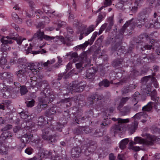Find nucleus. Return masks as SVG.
<instances>
[{"label":"nucleus","instance_id":"obj_36","mask_svg":"<svg viewBox=\"0 0 160 160\" xmlns=\"http://www.w3.org/2000/svg\"><path fill=\"white\" fill-rule=\"evenodd\" d=\"M108 20L109 21V24L106 30L107 31H109L112 28L114 24L113 18L112 17H110L108 18Z\"/></svg>","mask_w":160,"mask_h":160},{"label":"nucleus","instance_id":"obj_23","mask_svg":"<svg viewBox=\"0 0 160 160\" xmlns=\"http://www.w3.org/2000/svg\"><path fill=\"white\" fill-rule=\"evenodd\" d=\"M138 122L135 121L134 123H132L129 126L128 129L131 133H133L135 132L136 129L138 127Z\"/></svg>","mask_w":160,"mask_h":160},{"label":"nucleus","instance_id":"obj_50","mask_svg":"<svg viewBox=\"0 0 160 160\" xmlns=\"http://www.w3.org/2000/svg\"><path fill=\"white\" fill-rule=\"evenodd\" d=\"M105 120L103 121L101 124V125L105 127L108 126L111 123V120L108 118L104 120Z\"/></svg>","mask_w":160,"mask_h":160},{"label":"nucleus","instance_id":"obj_39","mask_svg":"<svg viewBox=\"0 0 160 160\" xmlns=\"http://www.w3.org/2000/svg\"><path fill=\"white\" fill-rule=\"evenodd\" d=\"M139 72L137 70H134L132 71L129 75V77L132 78H134L139 75Z\"/></svg>","mask_w":160,"mask_h":160},{"label":"nucleus","instance_id":"obj_18","mask_svg":"<svg viewBox=\"0 0 160 160\" xmlns=\"http://www.w3.org/2000/svg\"><path fill=\"white\" fill-rule=\"evenodd\" d=\"M94 70L92 68H90L87 71L85 77L88 79H92L94 76Z\"/></svg>","mask_w":160,"mask_h":160},{"label":"nucleus","instance_id":"obj_53","mask_svg":"<svg viewBox=\"0 0 160 160\" xmlns=\"http://www.w3.org/2000/svg\"><path fill=\"white\" fill-rule=\"evenodd\" d=\"M12 128V126L10 124L6 125L4 128L1 129L2 131H5L11 129Z\"/></svg>","mask_w":160,"mask_h":160},{"label":"nucleus","instance_id":"obj_31","mask_svg":"<svg viewBox=\"0 0 160 160\" xmlns=\"http://www.w3.org/2000/svg\"><path fill=\"white\" fill-rule=\"evenodd\" d=\"M12 19L18 24H21L22 22V19L19 18L18 15L15 12H12Z\"/></svg>","mask_w":160,"mask_h":160},{"label":"nucleus","instance_id":"obj_54","mask_svg":"<svg viewBox=\"0 0 160 160\" xmlns=\"http://www.w3.org/2000/svg\"><path fill=\"white\" fill-rule=\"evenodd\" d=\"M54 38V39L55 38H56L57 39H58V40H59V41H60L62 43L64 44H66V41L65 40V39L62 36H56V37H53Z\"/></svg>","mask_w":160,"mask_h":160},{"label":"nucleus","instance_id":"obj_34","mask_svg":"<svg viewBox=\"0 0 160 160\" xmlns=\"http://www.w3.org/2000/svg\"><path fill=\"white\" fill-rule=\"evenodd\" d=\"M111 130L112 132L115 133L121 131V127L118 124L115 125L112 127Z\"/></svg>","mask_w":160,"mask_h":160},{"label":"nucleus","instance_id":"obj_45","mask_svg":"<svg viewBox=\"0 0 160 160\" xmlns=\"http://www.w3.org/2000/svg\"><path fill=\"white\" fill-rule=\"evenodd\" d=\"M7 63V59L3 56L0 58V66L1 67H3Z\"/></svg>","mask_w":160,"mask_h":160},{"label":"nucleus","instance_id":"obj_51","mask_svg":"<svg viewBox=\"0 0 160 160\" xmlns=\"http://www.w3.org/2000/svg\"><path fill=\"white\" fill-rule=\"evenodd\" d=\"M25 73L24 70H19L15 72V75L18 78H20L21 75H23Z\"/></svg>","mask_w":160,"mask_h":160},{"label":"nucleus","instance_id":"obj_3","mask_svg":"<svg viewBox=\"0 0 160 160\" xmlns=\"http://www.w3.org/2000/svg\"><path fill=\"white\" fill-rule=\"evenodd\" d=\"M47 90L45 89L43 92H41L40 95L41 96L38 98L39 103V104L41 106L42 109H44L47 107V104H43V103H49L51 101L50 99V96L48 93L46 94L45 92H47Z\"/></svg>","mask_w":160,"mask_h":160},{"label":"nucleus","instance_id":"obj_38","mask_svg":"<svg viewBox=\"0 0 160 160\" xmlns=\"http://www.w3.org/2000/svg\"><path fill=\"white\" fill-rule=\"evenodd\" d=\"M98 35V32H95L93 33V34L91 37V38L90 40H89L88 41V43L89 45H91L93 43L95 39L96 38Z\"/></svg>","mask_w":160,"mask_h":160},{"label":"nucleus","instance_id":"obj_57","mask_svg":"<svg viewBox=\"0 0 160 160\" xmlns=\"http://www.w3.org/2000/svg\"><path fill=\"white\" fill-rule=\"evenodd\" d=\"M102 18L103 16L101 14H99L98 16V18L96 21V26H98V25L102 21Z\"/></svg>","mask_w":160,"mask_h":160},{"label":"nucleus","instance_id":"obj_48","mask_svg":"<svg viewBox=\"0 0 160 160\" xmlns=\"http://www.w3.org/2000/svg\"><path fill=\"white\" fill-rule=\"evenodd\" d=\"M135 144L132 143H129V145L130 146V148L135 151H138L140 150V148L139 147L137 146H134V145Z\"/></svg>","mask_w":160,"mask_h":160},{"label":"nucleus","instance_id":"obj_64","mask_svg":"<svg viewBox=\"0 0 160 160\" xmlns=\"http://www.w3.org/2000/svg\"><path fill=\"white\" fill-rule=\"evenodd\" d=\"M112 2L111 0H105L104 5L105 7L109 6L112 4Z\"/></svg>","mask_w":160,"mask_h":160},{"label":"nucleus","instance_id":"obj_35","mask_svg":"<svg viewBox=\"0 0 160 160\" xmlns=\"http://www.w3.org/2000/svg\"><path fill=\"white\" fill-rule=\"evenodd\" d=\"M60 103H61L64 107H65V106L67 107H68L71 105L68 98H65L61 100L60 102Z\"/></svg>","mask_w":160,"mask_h":160},{"label":"nucleus","instance_id":"obj_2","mask_svg":"<svg viewBox=\"0 0 160 160\" xmlns=\"http://www.w3.org/2000/svg\"><path fill=\"white\" fill-rule=\"evenodd\" d=\"M151 10L150 8H147L144 9L141 12L138 14L137 21L140 24H138L137 27L139 28L143 26L146 23L148 22V16L151 12Z\"/></svg>","mask_w":160,"mask_h":160},{"label":"nucleus","instance_id":"obj_58","mask_svg":"<svg viewBox=\"0 0 160 160\" xmlns=\"http://www.w3.org/2000/svg\"><path fill=\"white\" fill-rule=\"evenodd\" d=\"M10 96V92L8 90H6L3 93L2 97L4 98H8Z\"/></svg>","mask_w":160,"mask_h":160},{"label":"nucleus","instance_id":"obj_40","mask_svg":"<svg viewBox=\"0 0 160 160\" xmlns=\"http://www.w3.org/2000/svg\"><path fill=\"white\" fill-rule=\"evenodd\" d=\"M12 137V135H10L9 136L8 132H4L2 134L0 137L2 138L1 142H3L4 141L2 140V139L9 138V137Z\"/></svg>","mask_w":160,"mask_h":160},{"label":"nucleus","instance_id":"obj_63","mask_svg":"<svg viewBox=\"0 0 160 160\" xmlns=\"http://www.w3.org/2000/svg\"><path fill=\"white\" fill-rule=\"evenodd\" d=\"M45 27V25L44 23L43 22H39L37 26V28H43Z\"/></svg>","mask_w":160,"mask_h":160},{"label":"nucleus","instance_id":"obj_56","mask_svg":"<svg viewBox=\"0 0 160 160\" xmlns=\"http://www.w3.org/2000/svg\"><path fill=\"white\" fill-rule=\"evenodd\" d=\"M128 87L129 86H128L123 88L122 89V94H126L129 92L131 91L130 89H129V88Z\"/></svg>","mask_w":160,"mask_h":160},{"label":"nucleus","instance_id":"obj_14","mask_svg":"<svg viewBox=\"0 0 160 160\" xmlns=\"http://www.w3.org/2000/svg\"><path fill=\"white\" fill-rule=\"evenodd\" d=\"M21 141L24 143V146H25V144L28 143L32 139L29 135H28L27 133L21 136Z\"/></svg>","mask_w":160,"mask_h":160},{"label":"nucleus","instance_id":"obj_9","mask_svg":"<svg viewBox=\"0 0 160 160\" xmlns=\"http://www.w3.org/2000/svg\"><path fill=\"white\" fill-rule=\"evenodd\" d=\"M56 112V108L54 107L51 108L50 109L47 110L46 111L45 115L47 117H48V118L47 119V123L48 124L52 125V123H50L49 122L53 120V118L51 116L53 115H54Z\"/></svg>","mask_w":160,"mask_h":160},{"label":"nucleus","instance_id":"obj_37","mask_svg":"<svg viewBox=\"0 0 160 160\" xmlns=\"http://www.w3.org/2000/svg\"><path fill=\"white\" fill-rule=\"evenodd\" d=\"M151 76H145L142 78L141 79V82L142 84H147L148 83H150Z\"/></svg>","mask_w":160,"mask_h":160},{"label":"nucleus","instance_id":"obj_25","mask_svg":"<svg viewBox=\"0 0 160 160\" xmlns=\"http://www.w3.org/2000/svg\"><path fill=\"white\" fill-rule=\"evenodd\" d=\"M129 97H126L125 98H122L121 99L120 102L118 107V109H119L122 108L126 102L130 99Z\"/></svg>","mask_w":160,"mask_h":160},{"label":"nucleus","instance_id":"obj_44","mask_svg":"<svg viewBox=\"0 0 160 160\" xmlns=\"http://www.w3.org/2000/svg\"><path fill=\"white\" fill-rule=\"evenodd\" d=\"M20 91L22 95L25 94L28 92L26 87L24 86H22L21 87Z\"/></svg>","mask_w":160,"mask_h":160},{"label":"nucleus","instance_id":"obj_62","mask_svg":"<svg viewBox=\"0 0 160 160\" xmlns=\"http://www.w3.org/2000/svg\"><path fill=\"white\" fill-rule=\"evenodd\" d=\"M88 117H83L82 118H79L78 119L77 118H76L75 119V121L77 123H79L81 121V120H85L87 118H88Z\"/></svg>","mask_w":160,"mask_h":160},{"label":"nucleus","instance_id":"obj_29","mask_svg":"<svg viewBox=\"0 0 160 160\" xmlns=\"http://www.w3.org/2000/svg\"><path fill=\"white\" fill-rule=\"evenodd\" d=\"M93 135L95 137H99L102 136L103 134V132L100 129L96 130H93L92 131Z\"/></svg>","mask_w":160,"mask_h":160},{"label":"nucleus","instance_id":"obj_5","mask_svg":"<svg viewBox=\"0 0 160 160\" xmlns=\"http://www.w3.org/2000/svg\"><path fill=\"white\" fill-rule=\"evenodd\" d=\"M54 38L53 37L45 35L43 31H42L40 29H39L34 34L33 37L30 40L32 41L34 38H37L40 40H42L43 39L46 40H51Z\"/></svg>","mask_w":160,"mask_h":160},{"label":"nucleus","instance_id":"obj_1","mask_svg":"<svg viewBox=\"0 0 160 160\" xmlns=\"http://www.w3.org/2000/svg\"><path fill=\"white\" fill-rule=\"evenodd\" d=\"M142 136L146 137V139L142 138L140 137H137L134 138L133 142L132 141L130 143L136 144L139 143L143 144L144 145H152L153 144V142L155 141V138L154 136L150 135V134L145 133L142 134Z\"/></svg>","mask_w":160,"mask_h":160},{"label":"nucleus","instance_id":"obj_15","mask_svg":"<svg viewBox=\"0 0 160 160\" xmlns=\"http://www.w3.org/2000/svg\"><path fill=\"white\" fill-rule=\"evenodd\" d=\"M122 116L126 115L130 112L131 107L128 106L124 107L122 108L118 109Z\"/></svg>","mask_w":160,"mask_h":160},{"label":"nucleus","instance_id":"obj_12","mask_svg":"<svg viewBox=\"0 0 160 160\" xmlns=\"http://www.w3.org/2000/svg\"><path fill=\"white\" fill-rule=\"evenodd\" d=\"M52 152L51 150L48 151L47 150L42 149L40 151L39 154L40 157L43 158H48L51 156Z\"/></svg>","mask_w":160,"mask_h":160},{"label":"nucleus","instance_id":"obj_21","mask_svg":"<svg viewBox=\"0 0 160 160\" xmlns=\"http://www.w3.org/2000/svg\"><path fill=\"white\" fill-rule=\"evenodd\" d=\"M88 45H89L88 42L86 41L84 43L76 46L73 49L75 51H78L80 49L84 50Z\"/></svg>","mask_w":160,"mask_h":160},{"label":"nucleus","instance_id":"obj_41","mask_svg":"<svg viewBox=\"0 0 160 160\" xmlns=\"http://www.w3.org/2000/svg\"><path fill=\"white\" fill-rule=\"evenodd\" d=\"M24 124H26V130H29L30 129H31L32 126V122L29 121L27 122H24Z\"/></svg>","mask_w":160,"mask_h":160},{"label":"nucleus","instance_id":"obj_61","mask_svg":"<svg viewBox=\"0 0 160 160\" xmlns=\"http://www.w3.org/2000/svg\"><path fill=\"white\" fill-rule=\"evenodd\" d=\"M21 128L19 127L16 126L14 128L13 130L14 132L16 134L17 132H21Z\"/></svg>","mask_w":160,"mask_h":160},{"label":"nucleus","instance_id":"obj_24","mask_svg":"<svg viewBox=\"0 0 160 160\" xmlns=\"http://www.w3.org/2000/svg\"><path fill=\"white\" fill-rule=\"evenodd\" d=\"M123 60L122 59H117L113 61V65L118 68H120L122 66Z\"/></svg>","mask_w":160,"mask_h":160},{"label":"nucleus","instance_id":"obj_52","mask_svg":"<svg viewBox=\"0 0 160 160\" xmlns=\"http://www.w3.org/2000/svg\"><path fill=\"white\" fill-rule=\"evenodd\" d=\"M64 125L59 122H58L56 126V129L60 132H62V129Z\"/></svg>","mask_w":160,"mask_h":160},{"label":"nucleus","instance_id":"obj_17","mask_svg":"<svg viewBox=\"0 0 160 160\" xmlns=\"http://www.w3.org/2000/svg\"><path fill=\"white\" fill-rule=\"evenodd\" d=\"M42 138L44 140H46L48 137V135L50 132V128H45L42 129Z\"/></svg>","mask_w":160,"mask_h":160},{"label":"nucleus","instance_id":"obj_28","mask_svg":"<svg viewBox=\"0 0 160 160\" xmlns=\"http://www.w3.org/2000/svg\"><path fill=\"white\" fill-rule=\"evenodd\" d=\"M110 83L109 81L107 79H103L102 81H101L98 83L99 87H101L102 86H104L105 87H108L110 85Z\"/></svg>","mask_w":160,"mask_h":160},{"label":"nucleus","instance_id":"obj_43","mask_svg":"<svg viewBox=\"0 0 160 160\" xmlns=\"http://www.w3.org/2000/svg\"><path fill=\"white\" fill-rule=\"evenodd\" d=\"M140 96V94L138 92H136L132 96V98H133V99L132 100V101L133 102H134V101H135V102H137L139 99Z\"/></svg>","mask_w":160,"mask_h":160},{"label":"nucleus","instance_id":"obj_8","mask_svg":"<svg viewBox=\"0 0 160 160\" xmlns=\"http://www.w3.org/2000/svg\"><path fill=\"white\" fill-rule=\"evenodd\" d=\"M0 78L8 82H11L13 81V75L12 73L9 72L0 73Z\"/></svg>","mask_w":160,"mask_h":160},{"label":"nucleus","instance_id":"obj_42","mask_svg":"<svg viewBox=\"0 0 160 160\" xmlns=\"http://www.w3.org/2000/svg\"><path fill=\"white\" fill-rule=\"evenodd\" d=\"M83 64L84 63L83 61H82L80 62L76 63V68L78 69L82 68L81 69L82 70V68H83L84 67H86V66L87 65L86 64Z\"/></svg>","mask_w":160,"mask_h":160},{"label":"nucleus","instance_id":"obj_47","mask_svg":"<svg viewBox=\"0 0 160 160\" xmlns=\"http://www.w3.org/2000/svg\"><path fill=\"white\" fill-rule=\"evenodd\" d=\"M45 120L43 116L40 117L38 120V124L40 126H42L44 123Z\"/></svg>","mask_w":160,"mask_h":160},{"label":"nucleus","instance_id":"obj_55","mask_svg":"<svg viewBox=\"0 0 160 160\" xmlns=\"http://www.w3.org/2000/svg\"><path fill=\"white\" fill-rule=\"evenodd\" d=\"M33 152V149L31 147L28 148L25 150V152L28 155L31 154Z\"/></svg>","mask_w":160,"mask_h":160},{"label":"nucleus","instance_id":"obj_10","mask_svg":"<svg viewBox=\"0 0 160 160\" xmlns=\"http://www.w3.org/2000/svg\"><path fill=\"white\" fill-rule=\"evenodd\" d=\"M81 149L78 147H74L71 151V154L72 158H78L80 156L81 153Z\"/></svg>","mask_w":160,"mask_h":160},{"label":"nucleus","instance_id":"obj_32","mask_svg":"<svg viewBox=\"0 0 160 160\" xmlns=\"http://www.w3.org/2000/svg\"><path fill=\"white\" fill-rule=\"evenodd\" d=\"M38 86L40 87H44V88H46L44 90L47 89V91H48L47 88L48 87V83L47 80H44L40 82H38ZM44 90L42 92H43Z\"/></svg>","mask_w":160,"mask_h":160},{"label":"nucleus","instance_id":"obj_7","mask_svg":"<svg viewBox=\"0 0 160 160\" xmlns=\"http://www.w3.org/2000/svg\"><path fill=\"white\" fill-rule=\"evenodd\" d=\"M4 38V37H2L0 39V41L2 43L1 51L2 52V55L4 54V52H6L8 50L9 51L11 49V47L8 46V44H12L13 42L12 40L4 39L3 38Z\"/></svg>","mask_w":160,"mask_h":160},{"label":"nucleus","instance_id":"obj_59","mask_svg":"<svg viewBox=\"0 0 160 160\" xmlns=\"http://www.w3.org/2000/svg\"><path fill=\"white\" fill-rule=\"evenodd\" d=\"M88 144H85L84 146H82V150H84L85 154V155L86 156H88L89 155V154H88V153H87L88 152L90 153V152H89V151L88 150Z\"/></svg>","mask_w":160,"mask_h":160},{"label":"nucleus","instance_id":"obj_26","mask_svg":"<svg viewBox=\"0 0 160 160\" xmlns=\"http://www.w3.org/2000/svg\"><path fill=\"white\" fill-rule=\"evenodd\" d=\"M3 143V142H1L0 144V154L6 155L7 154V149Z\"/></svg>","mask_w":160,"mask_h":160},{"label":"nucleus","instance_id":"obj_19","mask_svg":"<svg viewBox=\"0 0 160 160\" xmlns=\"http://www.w3.org/2000/svg\"><path fill=\"white\" fill-rule=\"evenodd\" d=\"M68 56H70L71 59H72V61L74 63L76 62L78 59V55L76 52H70L67 54Z\"/></svg>","mask_w":160,"mask_h":160},{"label":"nucleus","instance_id":"obj_11","mask_svg":"<svg viewBox=\"0 0 160 160\" xmlns=\"http://www.w3.org/2000/svg\"><path fill=\"white\" fill-rule=\"evenodd\" d=\"M43 47V45L41 46H40V50L35 51L32 50V47H28L26 51V53L27 54H28L29 53H31L33 54L34 55L38 54L39 53H41L42 54L44 53H45L46 52V50H45L43 49H41V48Z\"/></svg>","mask_w":160,"mask_h":160},{"label":"nucleus","instance_id":"obj_33","mask_svg":"<svg viewBox=\"0 0 160 160\" xmlns=\"http://www.w3.org/2000/svg\"><path fill=\"white\" fill-rule=\"evenodd\" d=\"M15 33H10L9 34L8 36L6 37L5 36H3L5 38H3L4 39L8 40H11V39L16 40V39L17 34H15Z\"/></svg>","mask_w":160,"mask_h":160},{"label":"nucleus","instance_id":"obj_46","mask_svg":"<svg viewBox=\"0 0 160 160\" xmlns=\"http://www.w3.org/2000/svg\"><path fill=\"white\" fill-rule=\"evenodd\" d=\"M112 119L114 121H116L118 120L119 123H125L129 122V120L128 119H122L121 118H118V119H116L115 118H112Z\"/></svg>","mask_w":160,"mask_h":160},{"label":"nucleus","instance_id":"obj_30","mask_svg":"<svg viewBox=\"0 0 160 160\" xmlns=\"http://www.w3.org/2000/svg\"><path fill=\"white\" fill-rule=\"evenodd\" d=\"M132 20H130L127 21L126 23L124 25L123 27L120 29V32L121 34L122 35L125 32L126 28L128 26L131 24V22H132Z\"/></svg>","mask_w":160,"mask_h":160},{"label":"nucleus","instance_id":"obj_20","mask_svg":"<svg viewBox=\"0 0 160 160\" xmlns=\"http://www.w3.org/2000/svg\"><path fill=\"white\" fill-rule=\"evenodd\" d=\"M94 30V26L91 25L88 28L83 29L82 31V33L84 34L85 36H87Z\"/></svg>","mask_w":160,"mask_h":160},{"label":"nucleus","instance_id":"obj_16","mask_svg":"<svg viewBox=\"0 0 160 160\" xmlns=\"http://www.w3.org/2000/svg\"><path fill=\"white\" fill-rule=\"evenodd\" d=\"M145 27L147 28H151L153 27L157 28H160V17H158L157 19L155 21L154 24L150 23L149 26L148 25H145Z\"/></svg>","mask_w":160,"mask_h":160},{"label":"nucleus","instance_id":"obj_49","mask_svg":"<svg viewBox=\"0 0 160 160\" xmlns=\"http://www.w3.org/2000/svg\"><path fill=\"white\" fill-rule=\"evenodd\" d=\"M28 1L29 7L31 9L32 11H33L35 6L33 1L32 0H28Z\"/></svg>","mask_w":160,"mask_h":160},{"label":"nucleus","instance_id":"obj_4","mask_svg":"<svg viewBox=\"0 0 160 160\" xmlns=\"http://www.w3.org/2000/svg\"><path fill=\"white\" fill-rule=\"evenodd\" d=\"M86 85L83 82H78L74 81L72 82V86H70L69 88L71 91L76 92H82L84 89Z\"/></svg>","mask_w":160,"mask_h":160},{"label":"nucleus","instance_id":"obj_6","mask_svg":"<svg viewBox=\"0 0 160 160\" xmlns=\"http://www.w3.org/2000/svg\"><path fill=\"white\" fill-rule=\"evenodd\" d=\"M154 103L152 102H149L147 105L144 106L142 109V110L144 111L140 112L136 114L134 116V118H140L141 117H143L147 116L148 115L146 114V113L145 111L149 112L152 108V105H153Z\"/></svg>","mask_w":160,"mask_h":160},{"label":"nucleus","instance_id":"obj_27","mask_svg":"<svg viewBox=\"0 0 160 160\" xmlns=\"http://www.w3.org/2000/svg\"><path fill=\"white\" fill-rule=\"evenodd\" d=\"M129 141L128 138L124 139L122 140L119 144V148L122 149H124L126 147V145Z\"/></svg>","mask_w":160,"mask_h":160},{"label":"nucleus","instance_id":"obj_13","mask_svg":"<svg viewBox=\"0 0 160 160\" xmlns=\"http://www.w3.org/2000/svg\"><path fill=\"white\" fill-rule=\"evenodd\" d=\"M141 89L147 94L150 95L152 88V84L149 83L147 84H142L141 87Z\"/></svg>","mask_w":160,"mask_h":160},{"label":"nucleus","instance_id":"obj_22","mask_svg":"<svg viewBox=\"0 0 160 160\" xmlns=\"http://www.w3.org/2000/svg\"><path fill=\"white\" fill-rule=\"evenodd\" d=\"M58 136V135H57L56 134L53 135H49L46 140L48 141L49 143L50 144L54 143L57 141L56 138Z\"/></svg>","mask_w":160,"mask_h":160},{"label":"nucleus","instance_id":"obj_60","mask_svg":"<svg viewBox=\"0 0 160 160\" xmlns=\"http://www.w3.org/2000/svg\"><path fill=\"white\" fill-rule=\"evenodd\" d=\"M35 101L34 100L32 99L31 101L28 102L27 103V106L29 107H31L34 105Z\"/></svg>","mask_w":160,"mask_h":160}]
</instances>
